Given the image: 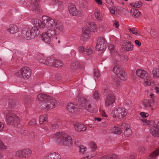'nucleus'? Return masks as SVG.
Listing matches in <instances>:
<instances>
[{"instance_id": "nucleus-28", "label": "nucleus", "mask_w": 159, "mask_h": 159, "mask_svg": "<svg viewBox=\"0 0 159 159\" xmlns=\"http://www.w3.org/2000/svg\"><path fill=\"white\" fill-rule=\"evenodd\" d=\"M55 59V57L53 56L47 57L46 65L48 66H53Z\"/></svg>"}, {"instance_id": "nucleus-27", "label": "nucleus", "mask_w": 159, "mask_h": 159, "mask_svg": "<svg viewBox=\"0 0 159 159\" xmlns=\"http://www.w3.org/2000/svg\"><path fill=\"white\" fill-rule=\"evenodd\" d=\"M23 158H27L30 157L32 154V151L29 148H25L23 149Z\"/></svg>"}, {"instance_id": "nucleus-51", "label": "nucleus", "mask_w": 159, "mask_h": 159, "mask_svg": "<svg viewBox=\"0 0 159 159\" xmlns=\"http://www.w3.org/2000/svg\"><path fill=\"white\" fill-rule=\"evenodd\" d=\"M93 98L96 100L98 101L100 100V96L99 93L95 91L93 94Z\"/></svg>"}, {"instance_id": "nucleus-47", "label": "nucleus", "mask_w": 159, "mask_h": 159, "mask_svg": "<svg viewBox=\"0 0 159 159\" xmlns=\"http://www.w3.org/2000/svg\"><path fill=\"white\" fill-rule=\"evenodd\" d=\"M47 57H38V60L39 61L40 63L45 64L46 65L47 62Z\"/></svg>"}, {"instance_id": "nucleus-34", "label": "nucleus", "mask_w": 159, "mask_h": 159, "mask_svg": "<svg viewBox=\"0 0 159 159\" xmlns=\"http://www.w3.org/2000/svg\"><path fill=\"white\" fill-rule=\"evenodd\" d=\"M49 96L44 94L40 93L38 95L37 98L40 101H45V102L47 99L48 98V97Z\"/></svg>"}, {"instance_id": "nucleus-20", "label": "nucleus", "mask_w": 159, "mask_h": 159, "mask_svg": "<svg viewBox=\"0 0 159 159\" xmlns=\"http://www.w3.org/2000/svg\"><path fill=\"white\" fill-rule=\"evenodd\" d=\"M89 112L92 113H96L98 111V109L96 105L94 104L89 103L86 106L84 109Z\"/></svg>"}, {"instance_id": "nucleus-62", "label": "nucleus", "mask_w": 159, "mask_h": 159, "mask_svg": "<svg viewBox=\"0 0 159 159\" xmlns=\"http://www.w3.org/2000/svg\"><path fill=\"white\" fill-rule=\"evenodd\" d=\"M36 123V120L34 119H32L29 122V125H33Z\"/></svg>"}, {"instance_id": "nucleus-63", "label": "nucleus", "mask_w": 159, "mask_h": 159, "mask_svg": "<svg viewBox=\"0 0 159 159\" xmlns=\"http://www.w3.org/2000/svg\"><path fill=\"white\" fill-rule=\"evenodd\" d=\"M102 116L103 117H107L108 116L107 115L106 112L104 110H102L100 112Z\"/></svg>"}, {"instance_id": "nucleus-61", "label": "nucleus", "mask_w": 159, "mask_h": 159, "mask_svg": "<svg viewBox=\"0 0 159 159\" xmlns=\"http://www.w3.org/2000/svg\"><path fill=\"white\" fill-rule=\"evenodd\" d=\"M140 115L143 118H146L149 116V114L148 113L144 112H140Z\"/></svg>"}, {"instance_id": "nucleus-48", "label": "nucleus", "mask_w": 159, "mask_h": 159, "mask_svg": "<svg viewBox=\"0 0 159 159\" xmlns=\"http://www.w3.org/2000/svg\"><path fill=\"white\" fill-rule=\"evenodd\" d=\"M112 133L116 134H118L119 132V128L118 127L114 126L111 129Z\"/></svg>"}, {"instance_id": "nucleus-44", "label": "nucleus", "mask_w": 159, "mask_h": 159, "mask_svg": "<svg viewBox=\"0 0 159 159\" xmlns=\"http://www.w3.org/2000/svg\"><path fill=\"white\" fill-rule=\"evenodd\" d=\"M89 148L88 149L90 150L93 151L95 152V151L97 148V146L95 143L93 142L90 143L89 145Z\"/></svg>"}, {"instance_id": "nucleus-45", "label": "nucleus", "mask_w": 159, "mask_h": 159, "mask_svg": "<svg viewBox=\"0 0 159 159\" xmlns=\"http://www.w3.org/2000/svg\"><path fill=\"white\" fill-rule=\"evenodd\" d=\"M93 52V51L91 48H86L85 49L84 55L89 56L91 55Z\"/></svg>"}, {"instance_id": "nucleus-16", "label": "nucleus", "mask_w": 159, "mask_h": 159, "mask_svg": "<svg viewBox=\"0 0 159 159\" xmlns=\"http://www.w3.org/2000/svg\"><path fill=\"white\" fill-rule=\"evenodd\" d=\"M39 0H32L31 6L32 10L39 11L40 9V5L39 2Z\"/></svg>"}, {"instance_id": "nucleus-12", "label": "nucleus", "mask_w": 159, "mask_h": 159, "mask_svg": "<svg viewBox=\"0 0 159 159\" xmlns=\"http://www.w3.org/2000/svg\"><path fill=\"white\" fill-rule=\"evenodd\" d=\"M136 75L138 77L144 79L148 76L149 74L146 71L143 69H138L136 71Z\"/></svg>"}, {"instance_id": "nucleus-9", "label": "nucleus", "mask_w": 159, "mask_h": 159, "mask_svg": "<svg viewBox=\"0 0 159 159\" xmlns=\"http://www.w3.org/2000/svg\"><path fill=\"white\" fill-rule=\"evenodd\" d=\"M150 132L153 136H159V121L157 120L155 121L153 126L150 130Z\"/></svg>"}, {"instance_id": "nucleus-57", "label": "nucleus", "mask_w": 159, "mask_h": 159, "mask_svg": "<svg viewBox=\"0 0 159 159\" xmlns=\"http://www.w3.org/2000/svg\"><path fill=\"white\" fill-rule=\"evenodd\" d=\"M137 150L140 154H142L144 152L145 149L143 146H140L137 148Z\"/></svg>"}, {"instance_id": "nucleus-54", "label": "nucleus", "mask_w": 159, "mask_h": 159, "mask_svg": "<svg viewBox=\"0 0 159 159\" xmlns=\"http://www.w3.org/2000/svg\"><path fill=\"white\" fill-rule=\"evenodd\" d=\"M120 60L123 63L125 62L128 61V57L126 55H121L120 57Z\"/></svg>"}, {"instance_id": "nucleus-50", "label": "nucleus", "mask_w": 159, "mask_h": 159, "mask_svg": "<svg viewBox=\"0 0 159 159\" xmlns=\"http://www.w3.org/2000/svg\"><path fill=\"white\" fill-rule=\"evenodd\" d=\"M78 148L79 152L82 154H84L86 150V147L82 145L79 146Z\"/></svg>"}, {"instance_id": "nucleus-15", "label": "nucleus", "mask_w": 159, "mask_h": 159, "mask_svg": "<svg viewBox=\"0 0 159 159\" xmlns=\"http://www.w3.org/2000/svg\"><path fill=\"white\" fill-rule=\"evenodd\" d=\"M111 116L114 120H117L119 117V107L114 108L111 114Z\"/></svg>"}, {"instance_id": "nucleus-53", "label": "nucleus", "mask_w": 159, "mask_h": 159, "mask_svg": "<svg viewBox=\"0 0 159 159\" xmlns=\"http://www.w3.org/2000/svg\"><path fill=\"white\" fill-rule=\"evenodd\" d=\"M85 49L86 48L84 46H79L78 48L79 52L83 55L84 54Z\"/></svg>"}, {"instance_id": "nucleus-22", "label": "nucleus", "mask_w": 159, "mask_h": 159, "mask_svg": "<svg viewBox=\"0 0 159 159\" xmlns=\"http://www.w3.org/2000/svg\"><path fill=\"white\" fill-rule=\"evenodd\" d=\"M35 26L30 28L33 39L37 37L40 34V31L38 28V27L36 25Z\"/></svg>"}, {"instance_id": "nucleus-24", "label": "nucleus", "mask_w": 159, "mask_h": 159, "mask_svg": "<svg viewBox=\"0 0 159 159\" xmlns=\"http://www.w3.org/2000/svg\"><path fill=\"white\" fill-rule=\"evenodd\" d=\"M44 159H61V157L58 153L55 152L46 156Z\"/></svg>"}, {"instance_id": "nucleus-46", "label": "nucleus", "mask_w": 159, "mask_h": 159, "mask_svg": "<svg viewBox=\"0 0 159 159\" xmlns=\"http://www.w3.org/2000/svg\"><path fill=\"white\" fill-rule=\"evenodd\" d=\"M78 66V62L77 61H75V62H73L71 64L70 67L71 70L73 71L76 70Z\"/></svg>"}, {"instance_id": "nucleus-23", "label": "nucleus", "mask_w": 159, "mask_h": 159, "mask_svg": "<svg viewBox=\"0 0 159 159\" xmlns=\"http://www.w3.org/2000/svg\"><path fill=\"white\" fill-rule=\"evenodd\" d=\"M74 128L76 130L79 132L85 131L87 129V126H86L79 123L75 124Z\"/></svg>"}, {"instance_id": "nucleus-17", "label": "nucleus", "mask_w": 159, "mask_h": 159, "mask_svg": "<svg viewBox=\"0 0 159 159\" xmlns=\"http://www.w3.org/2000/svg\"><path fill=\"white\" fill-rule=\"evenodd\" d=\"M8 32L11 34H14L18 32L19 29L16 25L10 24L7 27Z\"/></svg>"}, {"instance_id": "nucleus-6", "label": "nucleus", "mask_w": 159, "mask_h": 159, "mask_svg": "<svg viewBox=\"0 0 159 159\" xmlns=\"http://www.w3.org/2000/svg\"><path fill=\"white\" fill-rule=\"evenodd\" d=\"M115 66L113 68L112 71L114 74L113 76V79L115 83L118 86L119 84V65L118 61H114Z\"/></svg>"}, {"instance_id": "nucleus-2", "label": "nucleus", "mask_w": 159, "mask_h": 159, "mask_svg": "<svg viewBox=\"0 0 159 159\" xmlns=\"http://www.w3.org/2000/svg\"><path fill=\"white\" fill-rule=\"evenodd\" d=\"M54 139L65 146H70L72 143L71 137L63 132H57L55 135Z\"/></svg>"}, {"instance_id": "nucleus-26", "label": "nucleus", "mask_w": 159, "mask_h": 159, "mask_svg": "<svg viewBox=\"0 0 159 159\" xmlns=\"http://www.w3.org/2000/svg\"><path fill=\"white\" fill-rule=\"evenodd\" d=\"M108 49L113 56L117 54L116 47L112 44H110L108 46Z\"/></svg>"}, {"instance_id": "nucleus-56", "label": "nucleus", "mask_w": 159, "mask_h": 159, "mask_svg": "<svg viewBox=\"0 0 159 159\" xmlns=\"http://www.w3.org/2000/svg\"><path fill=\"white\" fill-rule=\"evenodd\" d=\"M51 125L52 131L54 130L59 128V124L57 122H55L54 124H51Z\"/></svg>"}, {"instance_id": "nucleus-8", "label": "nucleus", "mask_w": 159, "mask_h": 159, "mask_svg": "<svg viewBox=\"0 0 159 159\" xmlns=\"http://www.w3.org/2000/svg\"><path fill=\"white\" fill-rule=\"evenodd\" d=\"M155 102V100L153 99H147L143 101L142 104L145 109L148 110L150 109L151 111H153V108L152 107H153V104Z\"/></svg>"}, {"instance_id": "nucleus-37", "label": "nucleus", "mask_w": 159, "mask_h": 159, "mask_svg": "<svg viewBox=\"0 0 159 159\" xmlns=\"http://www.w3.org/2000/svg\"><path fill=\"white\" fill-rule=\"evenodd\" d=\"M94 15L95 17L98 20H101L102 19V16L100 11L97 9L94 10Z\"/></svg>"}, {"instance_id": "nucleus-3", "label": "nucleus", "mask_w": 159, "mask_h": 159, "mask_svg": "<svg viewBox=\"0 0 159 159\" xmlns=\"http://www.w3.org/2000/svg\"><path fill=\"white\" fill-rule=\"evenodd\" d=\"M4 113L6 121L9 125L16 126L20 124V120L19 118L12 111L10 110L6 111Z\"/></svg>"}, {"instance_id": "nucleus-55", "label": "nucleus", "mask_w": 159, "mask_h": 159, "mask_svg": "<svg viewBox=\"0 0 159 159\" xmlns=\"http://www.w3.org/2000/svg\"><path fill=\"white\" fill-rule=\"evenodd\" d=\"M43 129L46 132H49L50 131H52V128L51 125V124H49L47 125H46L44 127Z\"/></svg>"}, {"instance_id": "nucleus-18", "label": "nucleus", "mask_w": 159, "mask_h": 159, "mask_svg": "<svg viewBox=\"0 0 159 159\" xmlns=\"http://www.w3.org/2000/svg\"><path fill=\"white\" fill-rule=\"evenodd\" d=\"M115 97L113 95L109 94L106 97V99L105 101V105L106 106H108L112 104L115 101Z\"/></svg>"}, {"instance_id": "nucleus-19", "label": "nucleus", "mask_w": 159, "mask_h": 159, "mask_svg": "<svg viewBox=\"0 0 159 159\" xmlns=\"http://www.w3.org/2000/svg\"><path fill=\"white\" fill-rule=\"evenodd\" d=\"M88 100L85 97H81L78 100V102L80 106L85 109L88 104Z\"/></svg>"}, {"instance_id": "nucleus-1", "label": "nucleus", "mask_w": 159, "mask_h": 159, "mask_svg": "<svg viewBox=\"0 0 159 159\" xmlns=\"http://www.w3.org/2000/svg\"><path fill=\"white\" fill-rule=\"evenodd\" d=\"M42 19V21L39 19H33L32 23L40 29L43 30L46 26V31L41 34V39L46 43L49 44L52 39L59 34L56 29L60 31L63 30L62 25L60 21L55 20L48 16H43Z\"/></svg>"}, {"instance_id": "nucleus-13", "label": "nucleus", "mask_w": 159, "mask_h": 159, "mask_svg": "<svg viewBox=\"0 0 159 159\" xmlns=\"http://www.w3.org/2000/svg\"><path fill=\"white\" fill-rule=\"evenodd\" d=\"M77 106L74 103H70L67 105L66 108L68 111L73 114L76 113L78 111Z\"/></svg>"}, {"instance_id": "nucleus-38", "label": "nucleus", "mask_w": 159, "mask_h": 159, "mask_svg": "<svg viewBox=\"0 0 159 159\" xmlns=\"http://www.w3.org/2000/svg\"><path fill=\"white\" fill-rule=\"evenodd\" d=\"M131 14L135 18L138 17L140 15V12L138 9H132L131 11Z\"/></svg>"}, {"instance_id": "nucleus-64", "label": "nucleus", "mask_w": 159, "mask_h": 159, "mask_svg": "<svg viewBox=\"0 0 159 159\" xmlns=\"http://www.w3.org/2000/svg\"><path fill=\"white\" fill-rule=\"evenodd\" d=\"M113 25L115 27L118 28L119 25L118 21L115 20L114 23Z\"/></svg>"}, {"instance_id": "nucleus-33", "label": "nucleus", "mask_w": 159, "mask_h": 159, "mask_svg": "<svg viewBox=\"0 0 159 159\" xmlns=\"http://www.w3.org/2000/svg\"><path fill=\"white\" fill-rule=\"evenodd\" d=\"M118 157L114 154H110L102 157L100 159H118Z\"/></svg>"}, {"instance_id": "nucleus-60", "label": "nucleus", "mask_w": 159, "mask_h": 159, "mask_svg": "<svg viewBox=\"0 0 159 159\" xmlns=\"http://www.w3.org/2000/svg\"><path fill=\"white\" fill-rule=\"evenodd\" d=\"M100 75V73L98 70L97 69H95L94 70V76L96 77L97 78H98L99 77Z\"/></svg>"}, {"instance_id": "nucleus-36", "label": "nucleus", "mask_w": 159, "mask_h": 159, "mask_svg": "<svg viewBox=\"0 0 159 159\" xmlns=\"http://www.w3.org/2000/svg\"><path fill=\"white\" fill-rule=\"evenodd\" d=\"M132 134V131L129 126H127L124 131V134L125 136L127 137H129Z\"/></svg>"}, {"instance_id": "nucleus-14", "label": "nucleus", "mask_w": 159, "mask_h": 159, "mask_svg": "<svg viewBox=\"0 0 159 159\" xmlns=\"http://www.w3.org/2000/svg\"><path fill=\"white\" fill-rule=\"evenodd\" d=\"M124 44L122 48L127 51H132L133 50L134 45L132 43L129 41H127L124 43Z\"/></svg>"}, {"instance_id": "nucleus-41", "label": "nucleus", "mask_w": 159, "mask_h": 159, "mask_svg": "<svg viewBox=\"0 0 159 159\" xmlns=\"http://www.w3.org/2000/svg\"><path fill=\"white\" fill-rule=\"evenodd\" d=\"M48 120V116L46 114L41 115L39 117V121L40 124H43V122Z\"/></svg>"}, {"instance_id": "nucleus-11", "label": "nucleus", "mask_w": 159, "mask_h": 159, "mask_svg": "<svg viewBox=\"0 0 159 159\" xmlns=\"http://www.w3.org/2000/svg\"><path fill=\"white\" fill-rule=\"evenodd\" d=\"M90 36L89 31L86 27H83L82 28L81 39L84 41H86L89 39Z\"/></svg>"}, {"instance_id": "nucleus-58", "label": "nucleus", "mask_w": 159, "mask_h": 159, "mask_svg": "<svg viewBox=\"0 0 159 159\" xmlns=\"http://www.w3.org/2000/svg\"><path fill=\"white\" fill-rule=\"evenodd\" d=\"M144 85L146 86H149L151 85V81L149 79H146L144 80Z\"/></svg>"}, {"instance_id": "nucleus-7", "label": "nucleus", "mask_w": 159, "mask_h": 159, "mask_svg": "<svg viewBox=\"0 0 159 159\" xmlns=\"http://www.w3.org/2000/svg\"><path fill=\"white\" fill-rule=\"evenodd\" d=\"M107 42L103 37H99L97 41L96 49L98 51H102L106 48Z\"/></svg>"}, {"instance_id": "nucleus-30", "label": "nucleus", "mask_w": 159, "mask_h": 159, "mask_svg": "<svg viewBox=\"0 0 159 159\" xmlns=\"http://www.w3.org/2000/svg\"><path fill=\"white\" fill-rule=\"evenodd\" d=\"M95 152H94L93 151L90 150L89 149H88V151L86 154L84 155V158H86V159H89L95 156Z\"/></svg>"}, {"instance_id": "nucleus-59", "label": "nucleus", "mask_w": 159, "mask_h": 159, "mask_svg": "<svg viewBox=\"0 0 159 159\" xmlns=\"http://www.w3.org/2000/svg\"><path fill=\"white\" fill-rule=\"evenodd\" d=\"M129 30L130 32L134 34L137 35L138 34L137 32V30L136 29L130 28L129 29Z\"/></svg>"}, {"instance_id": "nucleus-29", "label": "nucleus", "mask_w": 159, "mask_h": 159, "mask_svg": "<svg viewBox=\"0 0 159 159\" xmlns=\"http://www.w3.org/2000/svg\"><path fill=\"white\" fill-rule=\"evenodd\" d=\"M153 77L155 79L159 78V68H154L152 71Z\"/></svg>"}, {"instance_id": "nucleus-25", "label": "nucleus", "mask_w": 159, "mask_h": 159, "mask_svg": "<svg viewBox=\"0 0 159 159\" xmlns=\"http://www.w3.org/2000/svg\"><path fill=\"white\" fill-rule=\"evenodd\" d=\"M159 155V148L152 152L148 156V159H155Z\"/></svg>"}, {"instance_id": "nucleus-21", "label": "nucleus", "mask_w": 159, "mask_h": 159, "mask_svg": "<svg viewBox=\"0 0 159 159\" xmlns=\"http://www.w3.org/2000/svg\"><path fill=\"white\" fill-rule=\"evenodd\" d=\"M68 8L70 14L73 16H75L78 14V10L75 6L72 3H69L68 5Z\"/></svg>"}, {"instance_id": "nucleus-5", "label": "nucleus", "mask_w": 159, "mask_h": 159, "mask_svg": "<svg viewBox=\"0 0 159 159\" xmlns=\"http://www.w3.org/2000/svg\"><path fill=\"white\" fill-rule=\"evenodd\" d=\"M19 76L24 79H29L31 76L32 71L30 68L25 66L22 68L18 72Z\"/></svg>"}, {"instance_id": "nucleus-32", "label": "nucleus", "mask_w": 159, "mask_h": 159, "mask_svg": "<svg viewBox=\"0 0 159 159\" xmlns=\"http://www.w3.org/2000/svg\"><path fill=\"white\" fill-rule=\"evenodd\" d=\"M52 1L56 4L58 5V10L60 11H62L63 9V3L61 2L58 1L57 0H53Z\"/></svg>"}, {"instance_id": "nucleus-52", "label": "nucleus", "mask_w": 159, "mask_h": 159, "mask_svg": "<svg viewBox=\"0 0 159 159\" xmlns=\"http://www.w3.org/2000/svg\"><path fill=\"white\" fill-rule=\"evenodd\" d=\"M7 148V147L4 143L0 140V150L2 151L6 150Z\"/></svg>"}, {"instance_id": "nucleus-43", "label": "nucleus", "mask_w": 159, "mask_h": 159, "mask_svg": "<svg viewBox=\"0 0 159 159\" xmlns=\"http://www.w3.org/2000/svg\"><path fill=\"white\" fill-rule=\"evenodd\" d=\"M150 34L153 38L157 37L158 35L157 31L154 29H151L150 31Z\"/></svg>"}, {"instance_id": "nucleus-42", "label": "nucleus", "mask_w": 159, "mask_h": 159, "mask_svg": "<svg viewBox=\"0 0 159 159\" xmlns=\"http://www.w3.org/2000/svg\"><path fill=\"white\" fill-rule=\"evenodd\" d=\"M131 6L136 8H139L142 5V3L141 2H137L135 3H132L130 4Z\"/></svg>"}, {"instance_id": "nucleus-35", "label": "nucleus", "mask_w": 159, "mask_h": 159, "mask_svg": "<svg viewBox=\"0 0 159 159\" xmlns=\"http://www.w3.org/2000/svg\"><path fill=\"white\" fill-rule=\"evenodd\" d=\"M127 75L126 73L123 70L120 71V80L125 81L127 79Z\"/></svg>"}, {"instance_id": "nucleus-31", "label": "nucleus", "mask_w": 159, "mask_h": 159, "mask_svg": "<svg viewBox=\"0 0 159 159\" xmlns=\"http://www.w3.org/2000/svg\"><path fill=\"white\" fill-rule=\"evenodd\" d=\"M88 29L89 31L93 32H97L98 30L96 25L93 23L90 24Z\"/></svg>"}, {"instance_id": "nucleus-10", "label": "nucleus", "mask_w": 159, "mask_h": 159, "mask_svg": "<svg viewBox=\"0 0 159 159\" xmlns=\"http://www.w3.org/2000/svg\"><path fill=\"white\" fill-rule=\"evenodd\" d=\"M22 34L24 38L28 40L33 39L30 28H26L23 30Z\"/></svg>"}, {"instance_id": "nucleus-40", "label": "nucleus", "mask_w": 159, "mask_h": 159, "mask_svg": "<svg viewBox=\"0 0 159 159\" xmlns=\"http://www.w3.org/2000/svg\"><path fill=\"white\" fill-rule=\"evenodd\" d=\"M127 114V111L125 108H122L120 109V114L121 118L125 117Z\"/></svg>"}, {"instance_id": "nucleus-49", "label": "nucleus", "mask_w": 159, "mask_h": 159, "mask_svg": "<svg viewBox=\"0 0 159 159\" xmlns=\"http://www.w3.org/2000/svg\"><path fill=\"white\" fill-rule=\"evenodd\" d=\"M15 155L17 157L23 158V150H19L17 151L15 153Z\"/></svg>"}, {"instance_id": "nucleus-4", "label": "nucleus", "mask_w": 159, "mask_h": 159, "mask_svg": "<svg viewBox=\"0 0 159 159\" xmlns=\"http://www.w3.org/2000/svg\"><path fill=\"white\" fill-rule=\"evenodd\" d=\"M57 102L52 97L49 96L48 97V98L45 102L41 105V107L43 109L48 110L57 107Z\"/></svg>"}, {"instance_id": "nucleus-39", "label": "nucleus", "mask_w": 159, "mask_h": 159, "mask_svg": "<svg viewBox=\"0 0 159 159\" xmlns=\"http://www.w3.org/2000/svg\"><path fill=\"white\" fill-rule=\"evenodd\" d=\"M63 64L62 62L59 60L55 59L54 62L53 66L56 67H60L63 66Z\"/></svg>"}]
</instances>
